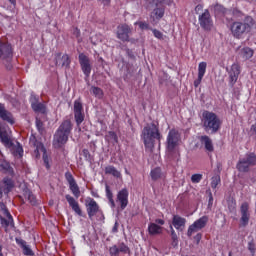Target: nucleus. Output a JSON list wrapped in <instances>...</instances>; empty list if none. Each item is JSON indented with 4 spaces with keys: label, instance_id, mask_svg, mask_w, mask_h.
Wrapping results in <instances>:
<instances>
[{
    "label": "nucleus",
    "instance_id": "18",
    "mask_svg": "<svg viewBox=\"0 0 256 256\" xmlns=\"http://www.w3.org/2000/svg\"><path fill=\"white\" fill-rule=\"evenodd\" d=\"M120 253H123V255H131V248H129L125 242L120 243L118 246L113 245L109 248L110 256H119Z\"/></svg>",
    "mask_w": 256,
    "mask_h": 256
},
{
    "label": "nucleus",
    "instance_id": "53",
    "mask_svg": "<svg viewBox=\"0 0 256 256\" xmlns=\"http://www.w3.org/2000/svg\"><path fill=\"white\" fill-rule=\"evenodd\" d=\"M201 239H203V234L198 233L194 236V241H196L197 245H199V243H201Z\"/></svg>",
    "mask_w": 256,
    "mask_h": 256
},
{
    "label": "nucleus",
    "instance_id": "45",
    "mask_svg": "<svg viewBox=\"0 0 256 256\" xmlns=\"http://www.w3.org/2000/svg\"><path fill=\"white\" fill-rule=\"evenodd\" d=\"M135 25H138L140 27V29L142 30H149V23L147 22H143V21H140V22H136Z\"/></svg>",
    "mask_w": 256,
    "mask_h": 256
},
{
    "label": "nucleus",
    "instance_id": "12",
    "mask_svg": "<svg viewBox=\"0 0 256 256\" xmlns=\"http://www.w3.org/2000/svg\"><path fill=\"white\" fill-rule=\"evenodd\" d=\"M78 61L81 67V70L83 74L85 75V80L89 79L91 77V60L89 59V56H87L85 53H80L78 55Z\"/></svg>",
    "mask_w": 256,
    "mask_h": 256
},
{
    "label": "nucleus",
    "instance_id": "10",
    "mask_svg": "<svg viewBox=\"0 0 256 256\" xmlns=\"http://www.w3.org/2000/svg\"><path fill=\"white\" fill-rule=\"evenodd\" d=\"M179 143H181L179 130L171 129L166 138V149L168 153H173V151L179 147Z\"/></svg>",
    "mask_w": 256,
    "mask_h": 256
},
{
    "label": "nucleus",
    "instance_id": "19",
    "mask_svg": "<svg viewBox=\"0 0 256 256\" xmlns=\"http://www.w3.org/2000/svg\"><path fill=\"white\" fill-rule=\"evenodd\" d=\"M74 118L76 125L79 127L85 121V114H83V103L79 100L74 102Z\"/></svg>",
    "mask_w": 256,
    "mask_h": 256
},
{
    "label": "nucleus",
    "instance_id": "49",
    "mask_svg": "<svg viewBox=\"0 0 256 256\" xmlns=\"http://www.w3.org/2000/svg\"><path fill=\"white\" fill-rule=\"evenodd\" d=\"M14 155H19V157H23V147L20 144L15 149Z\"/></svg>",
    "mask_w": 256,
    "mask_h": 256
},
{
    "label": "nucleus",
    "instance_id": "41",
    "mask_svg": "<svg viewBox=\"0 0 256 256\" xmlns=\"http://www.w3.org/2000/svg\"><path fill=\"white\" fill-rule=\"evenodd\" d=\"M107 138L110 139V141H114V143H119V137L114 131H109L108 135L106 136V139Z\"/></svg>",
    "mask_w": 256,
    "mask_h": 256
},
{
    "label": "nucleus",
    "instance_id": "28",
    "mask_svg": "<svg viewBox=\"0 0 256 256\" xmlns=\"http://www.w3.org/2000/svg\"><path fill=\"white\" fill-rule=\"evenodd\" d=\"M3 184H4V190L0 186V199H3V192L5 195H8V193H11L13 191V188L15 187V182H13V179L11 178H4L3 179Z\"/></svg>",
    "mask_w": 256,
    "mask_h": 256
},
{
    "label": "nucleus",
    "instance_id": "4",
    "mask_svg": "<svg viewBox=\"0 0 256 256\" xmlns=\"http://www.w3.org/2000/svg\"><path fill=\"white\" fill-rule=\"evenodd\" d=\"M71 131H73V123H71V120H63L54 134L53 145L55 149H61V147L67 144Z\"/></svg>",
    "mask_w": 256,
    "mask_h": 256
},
{
    "label": "nucleus",
    "instance_id": "37",
    "mask_svg": "<svg viewBox=\"0 0 256 256\" xmlns=\"http://www.w3.org/2000/svg\"><path fill=\"white\" fill-rule=\"evenodd\" d=\"M90 93H92L97 99H101L104 96L103 89L97 86H91Z\"/></svg>",
    "mask_w": 256,
    "mask_h": 256
},
{
    "label": "nucleus",
    "instance_id": "23",
    "mask_svg": "<svg viewBox=\"0 0 256 256\" xmlns=\"http://www.w3.org/2000/svg\"><path fill=\"white\" fill-rule=\"evenodd\" d=\"M230 85L233 87L237 83V79H239V75H241V66L237 63L232 64L230 71L228 72Z\"/></svg>",
    "mask_w": 256,
    "mask_h": 256
},
{
    "label": "nucleus",
    "instance_id": "25",
    "mask_svg": "<svg viewBox=\"0 0 256 256\" xmlns=\"http://www.w3.org/2000/svg\"><path fill=\"white\" fill-rule=\"evenodd\" d=\"M0 119L6 121V123H9L10 125H15L13 114L5 108V104L3 103H0Z\"/></svg>",
    "mask_w": 256,
    "mask_h": 256
},
{
    "label": "nucleus",
    "instance_id": "42",
    "mask_svg": "<svg viewBox=\"0 0 256 256\" xmlns=\"http://www.w3.org/2000/svg\"><path fill=\"white\" fill-rule=\"evenodd\" d=\"M232 15L235 19H243V17H245V14L237 8L232 9Z\"/></svg>",
    "mask_w": 256,
    "mask_h": 256
},
{
    "label": "nucleus",
    "instance_id": "6",
    "mask_svg": "<svg viewBox=\"0 0 256 256\" xmlns=\"http://www.w3.org/2000/svg\"><path fill=\"white\" fill-rule=\"evenodd\" d=\"M0 59L8 71L13 69V46L0 40Z\"/></svg>",
    "mask_w": 256,
    "mask_h": 256
},
{
    "label": "nucleus",
    "instance_id": "27",
    "mask_svg": "<svg viewBox=\"0 0 256 256\" xmlns=\"http://www.w3.org/2000/svg\"><path fill=\"white\" fill-rule=\"evenodd\" d=\"M4 215L7 217H0V223L2 225V227L4 228L5 232L7 233L8 229H9V225H11V227L14 226L13 223V216L11 215V212H9L8 209L4 210Z\"/></svg>",
    "mask_w": 256,
    "mask_h": 256
},
{
    "label": "nucleus",
    "instance_id": "59",
    "mask_svg": "<svg viewBox=\"0 0 256 256\" xmlns=\"http://www.w3.org/2000/svg\"><path fill=\"white\" fill-rule=\"evenodd\" d=\"M9 1V3H11V5H16V3H17V0H8Z\"/></svg>",
    "mask_w": 256,
    "mask_h": 256
},
{
    "label": "nucleus",
    "instance_id": "54",
    "mask_svg": "<svg viewBox=\"0 0 256 256\" xmlns=\"http://www.w3.org/2000/svg\"><path fill=\"white\" fill-rule=\"evenodd\" d=\"M208 207H213V194L211 192L209 193Z\"/></svg>",
    "mask_w": 256,
    "mask_h": 256
},
{
    "label": "nucleus",
    "instance_id": "3",
    "mask_svg": "<svg viewBox=\"0 0 256 256\" xmlns=\"http://www.w3.org/2000/svg\"><path fill=\"white\" fill-rule=\"evenodd\" d=\"M221 125H223V122L216 113L209 110H205L202 113V127L206 133L210 135L219 133V131H221Z\"/></svg>",
    "mask_w": 256,
    "mask_h": 256
},
{
    "label": "nucleus",
    "instance_id": "44",
    "mask_svg": "<svg viewBox=\"0 0 256 256\" xmlns=\"http://www.w3.org/2000/svg\"><path fill=\"white\" fill-rule=\"evenodd\" d=\"M202 179H203V174H193L191 176V181L193 183H201Z\"/></svg>",
    "mask_w": 256,
    "mask_h": 256
},
{
    "label": "nucleus",
    "instance_id": "20",
    "mask_svg": "<svg viewBox=\"0 0 256 256\" xmlns=\"http://www.w3.org/2000/svg\"><path fill=\"white\" fill-rule=\"evenodd\" d=\"M55 65L57 67H65V69H69V67H71V57H69V54L58 52L55 54Z\"/></svg>",
    "mask_w": 256,
    "mask_h": 256
},
{
    "label": "nucleus",
    "instance_id": "14",
    "mask_svg": "<svg viewBox=\"0 0 256 256\" xmlns=\"http://www.w3.org/2000/svg\"><path fill=\"white\" fill-rule=\"evenodd\" d=\"M199 25L204 31H211L213 29V19L209 10L204 12L198 17Z\"/></svg>",
    "mask_w": 256,
    "mask_h": 256
},
{
    "label": "nucleus",
    "instance_id": "52",
    "mask_svg": "<svg viewBox=\"0 0 256 256\" xmlns=\"http://www.w3.org/2000/svg\"><path fill=\"white\" fill-rule=\"evenodd\" d=\"M73 35L75 36L76 39H79V37H81V30L77 27L73 28Z\"/></svg>",
    "mask_w": 256,
    "mask_h": 256
},
{
    "label": "nucleus",
    "instance_id": "7",
    "mask_svg": "<svg viewBox=\"0 0 256 256\" xmlns=\"http://www.w3.org/2000/svg\"><path fill=\"white\" fill-rule=\"evenodd\" d=\"M85 207L89 219L92 220L93 217H98L100 221H103V219H105L103 210H101V207L99 206L97 201H95V199L88 197L85 200Z\"/></svg>",
    "mask_w": 256,
    "mask_h": 256
},
{
    "label": "nucleus",
    "instance_id": "17",
    "mask_svg": "<svg viewBox=\"0 0 256 256\" xmlns=\"http://www.w3.org/2000/svg\"><path fill=\"white\" fill-rule=\"evenodd\" d=\"M133 31V28L127 24H120L117 27V39H120V41L129 42V36L131 35Z\"/></svg>",
    "mask_w": 256,
    "mask_h": 256
},
{
    "label": "nucleus",
    "instance_id": "32",
    "mask_svg": "<svg viewBox=\"0 0 256 256\" xmlns=\"http://www.w3.org/2000/svg\"><path fill=\"white\" fill-rule=\"evenodd\" d=\"M229 13H231V10L225 8L221 4H216L214 6V14L216 17H227V15H229Z\"/></svg>",
    "mask_w": 256,
    "mask_h": 256
},
{
    "label": "nucleus",
    "instance_id": "47",
    "mask_svg": "<svg viewBox=\"0 0 256 256\" xmlns=\"http://www.w3.org/2000/svg\"><path fill=\"white\" fill-rule=\"evenodd\" d=\"M106 189V197L107 199H113V192L111 191V188L109 187V185L106 184L105 186Z\"/></svg>",
    "mask_w": 256,
    "mask_h": 256
},
{
    "label": "nucleus",
    "instance_id": "21",
    "mask_svg": "<svg viewBox=\"0 0 256 256\" xmlns=\"http://www.w3.org/2000/svg\"><path fill=\"white\" fill-rule=\"evenodd\" d=\"M65 199L69 207H71L72 211H74V213L78 215V217H83V210L81 209V206L79 205V202L77 201V199H75V197L69 194L65 195Z\"/></svg>",
    "mask_w": 256,
    "mask_h": 256
},
{
    "label": "nucleus",
    "instance_id": "13",
    "mask_svg": "<svg viewBox=\"0 0 256 256\" xmlns=\"http://www.w3.org/2000/svg\"><path fill=\"white\" fill-rule=\"evenodd\" d=\"M65 179L69 185V189L72 193V195L75 197V199H78L81 197V189L79 188V185L77 184V181L75 180V177H73V174L70 171L65 172Z\"/></svg>",
    "mask_w": 256,
    "mask_h": 256
},
{
    "label": "nucleus",
    "instance_id": "56",
    "mask_svg": "<svg viewBox=\"0 0 256 256\" xmlns=\"http://www.w3.org/2000/svg\"><path fill=\"white\" fill-rule=\"evenodd\" d=\"M195 11H196V13H199V11H203V5L198 4V5L195 7Z\"/></svg>",
    "mask_w": 256,
    "mask_h": 256
},
{
    "label": "nucleus",
    "instance_id": "36",
    "mask_svg": "<svg viewBox=\"0 0 256 256\" xmlns=\"http://www.w3.org/2000/svg\"><path fill=\"white\" fill-rule=\"evenodd\" d=\"M24 197L25 199H28L29 203L32 204L33 206L37 205V197L33 195V192L30 190H26L24 192Z\"/></svg>",
    "mask_w": 256,
    "mask_h": 256
},
{
    "label": "nucleus",
    "instance_id": "33",
    "mask_svg": "<svg viewBox=\"0 0 256 256\" xmlns=\"http://www.w3.org/2000/svg\"><path fill=\"white\" fill-rule=\"evenodd\" d=\"M105 175H112L116 179H121V172L115 168L113 165H108L104 169Z\"/></svg>",
    "mask_w": 256,
    "mask_h": 256
},
{
    "label": "nucleus",
    "instance_id": "60",
    "mask_svg": "<svg viewBox=\"0 0 256 256\" xmlns=\"http://www.w3.org/2000/svg\"><path fill=\"white\" fill-rule=\"evenodd\" d=\"M0 256H3V246L0 245Z\"/></svg>",
    "mask_w": 256,
    "mask_h": 256
},
{
    "label": "nucleus",
    "instance_id": "34",
    "mask_svg": "<svg viewBox=\"0 0 256 256\" xmlns=\"http://www.w3.org/2000/svg\"><path fill=\"white\" fill-rule=\"evenodd\" d=\"M163 232V228L156 223H150L148 225V233L149 235H161Z\"/></svg>",
    "mask_w": 256,
    "mask_h": 256
},
{
    "label": "nucleus",
    "instance_id": "30",
    "mask_svg": "<svg viewBox=\"0 0 256 256\" xmlns=\"http://www.w3.org/2000/svg\"><path fill=\"white\" fill-rule=\"evenodd\" d=\"M199 141L201 145H204L208 153H213V151H215V147L213 146V140H211L209 136L207 135L200 136Z\"/></svg>",
    "mask_w": 256,
    "mask_h": 256
},
{
    "label": "nucleus",
    "instance_id": "40",
    "mask_svg": "<svg viewBox=\"0 0 256 256\" xmlns=\"http://www.w3.org/2000/svg\"><path fill=\"white\" fill-rule=\"evenodd\" d=\"M219 183H221V176L219 175H214L211 178V188L212 189H217V185H219Z\"/></svg>",
    "mask_w": 256,
    "mask_h": 256
},
{
    "label": "nucleus",
    "instance_id": "24",
    "mask_svg": "<svg viewBox=\"0 0 256 256\" xmlns=\"http://www.w3.org/2000/svg\"><path fill=\"white\" fill-rule=\"evenodd\" d=\"M31 108L35 113H42V115H45L47 113V106L45 103L39 102V98L36 96L32 97L30 100Z\"/></svg>",
    "mask_w": 256,
    "mask_h": 256
},
{
    "label": "nucleus",
    "instance_id": "57",
    "mask_svg": "<svg viewBox=\"0 0 256 256\" xmlns=\"http://www.w3.org/2000/svg\"><path fill=\"white\" fill-rule=\"evenodd\" d=\"M109 203H110V207H112V209H114L115 207V200L113 198L108 199Z\"/></svg>",
    "mask_w": 256,
    "mask_h": 256
},
{
    "label": "nucleus",
    "instance_id": "58",
    "mask_svg": "<svg viewBox=\"0 0 256 256\" xmlns=\"http://www.w3.org/2000/svg\"><path fill=\"white\" fill-rule=\"evenodd\" d=\"M155 222H156L158 225H165V220H163V219H156Z\"/></svg>",
    "mask_w": 256,
    "mask_h": 256
},
{
    "label": "nucleus",
    "instance_id": "31",
    "mask_svg": "<svg viewBox=\"0 0 256 256\" xmlns=\"http://www.w3.org/2000/svg\"><path fill=\"white\" fill-rule=\"evenodd\" d=\"M16 243L23 250V255H26V256H33V255H35V252H33L31 247H29V245H27V242L25 240H23L21 238H16Z\"/></svg>",
    "mask_w": 256,
    "mask_h": 256
},
{
    "label": "nucleus",
    "instance_id": "9",
    "mask_svg": "<svg viewBox=\"0 0 256 256\" xmlns=\"http://www.w3.org/2000/svg\"><path fill=\"white\" fill-rule=\"evenodd\" d=\"M256 165V154L254 152L246 153L245 157L241 158L236 168L241 173H247L249 171V167H253Z\"/></svg>",
    "mask_w": 256,
    "mask_h": 256
},
{
    "label": "nucleus",
    "instance_id": "51",
    "mask_svg": "<svg viewBox=\"0 0 256 256\" xmlns=\"http://www.w3.org/2000/svg\"><path fill=\"white\" fill-rule=\"evenodd\" d=\"M0 169H2V171H9V169H11V165L7 162H2L0 164Z\"/></svg>",
    "mask_w": 256,
    "mask_h": 256
},
{
    "label": "nucleus",
    "instance_id": "22",
    "mask_svg": "<svg viewBox=\"0 0 256 256\" xmlns=\"http://www.w3.org/2000/svg\"><path fill=\"white\" fill-rule=\"evenodd\" d=\"M116 201L120 203V208L122 210L127 209V206L129 205V190H127V188L120 190L117 194Z\"/></svg>",
    "mask_w": 256,
    "mask_h": 256
},
{
    "label": "nucleus",
    "instance_id": "43",
    "mask_svg": "<svg viewBox=\"0 0 256 256\" xmlns=\"http://www.w3.org/2000/svg\"><path fill=\"white\" fill-rule=\"evenodd\" d=\"M36 127L39 133H43V131H45L43 121H41L39 118H36Z\"/></svg>",
    "mask_w": 256,
    "mask_h": 256
},
{
    "label": "nucleus",
    "instance_id": "16",
    "mask_svg": "<svg viewBox=\"0 0 256 256\" xmlns=\"http://www.w3.org/2000/svg\"><path fill=\"white\" fill-rule=\"evenodd\" d=\"M240 224L239 227H247L251 219V212L249 211V203L244 202L240 206Z\"/></svg>",
    "mask_w": 256,
    "mask_h": 256
},
{
    "label": "nucleus",
    "instance_id": "50",
    "mask_svg": "<svg viewBox=\"0 0 256 256\" xmlns=\"http://www.w3.org/2000/svg\"><path fill=\"white\" fill-rule=\"evenodd\" d=\"M248 249L252 255H255V242L253 240L248 243Z\"/></svg>",
    "mask_w": 256,
    "mask_h": 256
},
{
    "label": "nucleus",
    "instance_id": "11",
    "mask_svg": "<svg viewBox=\"0 0 256 256\" xmlns=\"http://www.w3.org/2000/svg\"><path fill=\"white\" fill-rule=\"evenodd\" d=\"M207 223H209V216L207 215H204L199 219H197L196 221H194L193 224H191L188 227L187 237H192L193 233H197V231H201V229H205V227H207Z\"/></svg>",
    "mask_w": 256,
    "mask_h": 256
},
{
    "label": "nucleus",
    "instance_id": "2",
    "mask_svg": "<svg viewBox=\"0 0 256 256\" xmlns=\"http://www.w3.org/2000/svg\"><path fill=\"white\" fill-rule=\"evenodd\" d=\"M172 0H145L144 7L147 11H152L150 14V19L153 25H157L160 20L165 17V5H171Z\"/></svg>",
    "mask_w": 256,
    "mask_h": 256
},
{
    "label": "nucleus",
    "instance_id": "48",
    "mask_svg": "<svg viewBox=\"0 0 256 256\" xmlns=\"http://www.w3.org/2000/svg\"><path fill=\"white\" fill-rule=\"evenodd\" d=\"M154 37H156V39H163V32L157 30V29H153L152 30Z\"/></svg>",
    "mask_w": 256,
    "mask_h": 256
},
{
    "label": "nucleus",
    "instance_id": "35",
    "mask_svg": "<svg viewBox=\"0 0 256 256\" xmlns=\"http://www.w3.org/2000/svg\"><path fill=\"white\" fill-rule=\"evenodd\" d=\"M161 175H163V172L161 171V167L153 168L150 171V177L152 181H158V179H161Z\"/></svg>",
    "mask_w": 256,
    "mask_h": 256
},
{
    "label": "nucleus",
    "instance_id": "1",
    "mask_svg": "<svg viewBox=\"0 0 256 256\" xmlns=\"http://www.w3.org/2000/svg\"><path fill=\"white\" fill-rule=\"evenodd\" d=\"M161 132H159V126L155 123H150L145 126L141 133V139L144 143L145 151L153 153L155 149V139L161 145Z\"/></svg>",
    "mask_w": 256,
    "mask_h": 256
},
{
    "label": "nucleus",
    "instance_id": "15",
    "mask_svg": "<svg viewBox=\"0 0 256 256\" xmlns=\"http://www.w3.org/2000/svg\"><path fill=\"white\" fill-rule=\"evenodd\" d=\"M0 141L4 147L11 149L13 147V140H11V129L8 126H0Z\"/></svg>",
    "mask_w": 256,
    "mask_h": 256
},
{
    "label": "nucleus",
    "instance_id": "39",
    "mask_svg": "<svg viewBox=\"0 0 256 256\" xmlns=\"http://www.w3.org/2000/svg\"><path fill=\"white\" fill-rule=\"evenodd\" d=\"M170 231H171L172 245H174V247H175L179 243V237L177 236L175 229H173V226H170Z\"/></svg>",
    "mask_w": 256,
    "mask_h": 256
},
{
    "label": "nucleus",
    "instance_id": "26",
    "mask_svg": "<svg viewBox=\"0 0 256 256\" xmlns=\"http://www.w3.org/2000/svg\"><path fill=\"white\" fill-rule=\"evenodd\" d=\"M205 73H207V62H200L198 65V78L194 81L195 89L201 85V81H203Z\"/></svg>",
    "mask_w": 256,
    "mask_h": 256
},
{
    "label": "nucleus",
    "instance_id": "5",
    "mask_svg": "<svg viewBox=\"0 0 256 256\" xmlns=\"http://www.w3.org/2000/svg\"><path fill=\"white\" fill-rule=\"evenodd\" d=\"M253 17L245 16L244 21H234L230 24V31L234 39H243L251 31Z\"/></svg>",
    "mask_w": 256,
    "mask_h": 256
},
{
    "label": "nucleus",
    "instance_id": "29",
    "mask_svg": "<svg viewBox=\"0 0 256 256\" xmlns=\"http://www.w3.org/2000/svg\"><path fill=\"white\" fill-rule=\"evenodd\" d=\"M187 224V219L179 215H174L172 218V225L177 229V231H183L185 225Z\"/></svg>",
    "mask_w": 256,
    "mask_h": 256
},
{
    "label": "nucleus",
    "instance_id": "55",
    "mask_svg": "<svg viewBox=\"0 0 256 256\" xmlns=\"http://www.w3.org/2000/svg\"><path fill=\"white\" fill-rule=\"evenodd\" d=\"M119 231V222H115L114 226L112 227V233H117Z\"/></svg>",
    "mask_w": 256,
    "mask_h": 256
},
{
    "label": "nucleus",
    "instance_id": "46",
    "mask_svg": "<svg viewBox=\"0 0 256 256\" xmlns=\"http://www.w3.org/2000/svg\"><path fill=\"white\" fill-rule=\"evenodd\" d=\"M82 155L86 161H91V153L89 152L88 149H83Z\"/></svg>",
    "mask_w": 256,
    "mask_h": 256
},
{
    "label": "nucleus",
    "instance_id": "8",
    "mask_svg": "<svg viewBox=\"0 0 256 256\" xmlns=\"http://www.w3.org/2000/svg\"><path fill=\"white\" fill-rule=\"evenodd\" d=\"M30 143L35 147L33 152L34 157H36V159H40L41 153H43L42 159L44 161V165L46 169H51V165L49 164V156L47 155V149H45V146L35 137L30 139Z\"/></svg>",
    "mask_w": 256,
    "mask_h": 256
},
{
    "label": "nucleus",
    "instance_id": "38",
    "mask_svg": "<svg viewBox=\"0 0 256 256\" xmlns=\"http://www.w3.org/2000/svg\"><path fill=\"white\" fill-rule=\"evenodd\" d=\"M253 49L249 48V47H245L242 49V57L243 59H251V57H253Z\"/></svg>",
    "mask_w": 256,
    "mask_h": 256
}]
</instances>
